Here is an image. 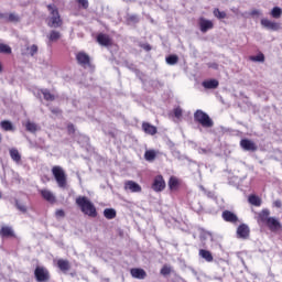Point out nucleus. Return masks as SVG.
I'll use <instances>...</instances> for the list:
<instances>
[{"instance_id": "obj_46", "label": "nucleus", "mask_w": 282, "mask_h": 282, "mask_svg": "<svg viewBox=\"0 0 282 282\" xmlns=\"http://www.w3.org/2000/svg\"><path fill=\"white\" fill-rule=\"evenodd\" d=\"M207 67H209L210 69H219V64L213 62V63H208Z\"/></svg>"}, {"instance_id": "obj_38", "label": "nucleus", "mask_w": 282, "mask_h": 282, "mask_svg": "<svg viewBox=\"0 0 282 282\" xmlns=\"http://www.w3.org/2000/svg\"><path fill=\"white\" fill-rule=\"evenodd\" d=\"M8 21L10 23H19V21H21V19L15 13H10L8 17Z\"/></svg>"}, {"instance_id": "obj_47", "label": "nucleus", "mask_w": 282, "mask_h": 282, "mask_svg": "<svg viewBox=\"0 0 282 282\" xmlns=\"http://www.w3.org/2000/svg\"><path fill=\"white\" fill-rule=\"evenodd\" d=\"M55 215H56V217H65V210H63V209H57V210L55 212Z\"/></svg>"}, {"instance_id": "obj_31", "label": "nucleus", "mask_w": 282, "mask_h": 282, "mask_svg": "<svg viewBox=\"0 0 282 282\" xmlns=\"http://www.w3.org/2000/svg\"><path fill=\"white\" fill-rule=\"evenodd\" d=\"M126 21L128 24L140 23V17H138V14H128Z\"/></svg>"}, {"instance_id": "obj_20", "label": "nucleus", "mask_w": 282, "mask_h": 282, "mask_svg": "<svg viewBox=\"0 0 282 282\" xmlns=\"http://www.w3.org/2000/svg\"><path fill=\"white\" fill-rule=\"evenodd\" d=\"M199 257H202V259H205V261H207V263H213V253L206 249H200L198 252Z\"/></svg>"}, {"instance_id": "obj_53", "label": "nucleus", "mask_w": 282, "mask_h": 282, "mask_svg": "<svg viewBox=\"0 0 282 282\" xmlns=\"http://www.w3.org/2000/svg\"><path fill=\"white\" fill-rule=\"evenodd\" d=\"M52 112H53V113H56V111H55V110H52Z\"/></svg>"}, {"instance_id": "obj_29", "label": "nucleus", "mask_w": 282, "mask_h": 282, "mask_svg": "<svg viewBox=\"0 0 282 282\" xmlns=\"http://www.w3.org/2000/svg\"><path fill=\"white\" fill-rule=\"evenodd\" d=\"M104 217H106V219H116V209L106 208L104 210Z\"/></svg>"}, {"instance_id": "obj_27", "label": "nucleus", "mask_w": 282, "mask_h": 282, "mask_svg": "<svg viewBox=\"0 0 282 282\" xmlns=\"http://www.w3.org/2000/svg\"><path fill=\"white\" fill-rule=\"evenodd\" d=\"M0 235L2 237H14V231L12 230V227H2Z\"/></svg>"}, {"instance_id": "obj_32", "label": "nucleus", "mask_w": 282, "mask_h": 282, "mask_svg": "<svg viewBox=\"0 0 282 282\" xmlns=\"http://www.w3.org/2000/svg\"><path fill=\"white\" fill-rule=\"evenodd\" d=\"M0 54H12V47L8 44L0 43Z\"/></svg>"}, {"instance_id": "obj_7", "label": "nucleus", "mask_w": 282, "mask_h": 282, "mask_svg": "<svg viewBox=\"0 0 282 282\" xmlns=\"http://www.w3.org/2000/svg\"><path fill=\"white\" fill-rule=\"evenodd\" d=\"M260 23L264 30H270L271 32H279V30H281V23L271 21L269 19H262Z\"/></svg>"}, {"instance_id": "obj_41", "label": "nucleus", "mask_w": 282, "mask_h": 282, "mask_svg": "<svg viewBox=\"0 0 282 282\" xmlns=\"http://www.w3.org/2000/svg\"><path fill=\"white\" fill-rule=\"evenodd\" d=\"M161 274L163 276H169V274H171V267L169 265H163V268L161 269Z\"/></svg>"}, {"instance_id": "obj_9", "label": "nucleus", "mask_w": 282, "mask_h": 282, "mask_svg": "<svg viewBox=\"0 0 282 282\" xmlns=\"http://www.w3.org/2000/svg\"><path fill=\"white\" fill-rule=\"evenodd\" d=\"M152 188L156 193H160V192L164 191V188H166V183L164 182V177H162V175H158L154 178V182L152 184Z\"/></svg>"}, {"instance_id": "obj_39", "label": "nucleus", "mask_w": 282, "mask_h": 282, "mask_svg": "<svg viewBox=\"0 0 282 282\" xmlns=\"http://www.w3.org/2000/svg\"><path fill=\"white\" fill-rule=\"evenodd\" d=\"M214 17H216V19H226V12L220 11L219 9H215Z\"/></svg>"}, {"instance_id": "obj_1", "label": "nucleus", "mask_w": 282, "mask_h": 282, "mask_svg": "<svg viewBox=\"0 0 282 282\" xmlns=\"http://www.w3.org/2000/svg\"><path fill=\"white\" fill-rule=\"evenodd\" d=\"M75 204L84 215H87L88 217H98L96 205H94V203H91L87 196H78L75 200Z\"/></svg>"}, {"instance_id": "obj_11", "label": "nucleus", "mask_w": 282, "mask_h": 282, "mask_svg": "<svg viewBox=\"0 0 282 282\" xmlns=\"http://www.w3.org/2000/svg\"><path fill=\"white\" fill-rule=\"evenodd\" d=\"M124 191H129L130 193H142V186L135 183V181H126Z\"/></svg>"}, {"instance_id": "obj_55", "label": "nucleus", "mask_w": 282, "mask_h": 282, "mask_svg": "<svg viewBox=\"0 0 282 282\" xmlns=\"http://www.w3.org/2000/svg\"><path fill=\"white\" fill-rule=\"evenodd\" d=\"M1 197H2V195H1V193H0V199H1Z\"/></svg>"}, {"instance_id": "obj_34", "label": "nucleus", "mask_w": 282, "mask_h": 282, "mask_svg": "<svg viewBox=\"0 0 282 282\" xmlns=\"http://www.w3.org/2000/svg\"><path fill=\"white\" fill-rule=\"evenodd\" d=\"M281 14H282V9L279 7H274L271 11V17H273V19H281Z\"/></svg>"}, {"instance_id": "obj_51", "label": "nucleus", "mask_w": 282, "mask_h": 282, "mask_svg": "<svg viewBox=\"0 0 282 282\" xmlns=\"http://www.w3.org/2000/svg\"><path fill=\"white\" fill-rule=\"evenodd\" d=\"M199 188H200V191L206 192V188H204V186H203V185H200V186H199Z\"/></svg>"}, {"instance_id": "obj_16", "label": "nucleus", "mask_w": 282, "mask_h": 282, "mask_svg": "<svg viewBox=\"0 0 282 282\" xmlns=\"http://www.w3.org/2000/svg\"><path fill=\"white\" fill-rule=\"evenodd\" d=\"M40 194L42 195L43 199L50 202V204H54L56 202V196L50 189H40Z\"/></svg>"}, {"instance_id": "obj_5", "label": "nucleus", "mask_w": 282, "mask_h": 282, "mask_svg": "<svg viewBox=\"0 0 282 282\" xmlns=\"http://www.w3.org/2000/svg\"><path fill=\"white\" fill-rule=\"evenodd\" d=\"M47 10L51 14L48 28H61V25H63V20H61L58 8H56L55 4H47Z\"/></svg>"}, {"instance_id": "obj_24", "label": "nucleus", "mask_w": 282, "mask_h": 282, "mask_svg": "<svg viewBox=\"0 0 282 282\" xmlns=\"http://www.w3.org/2000/svg\"><path fill=\"white\" fill-rule=\"evenodd\" d=\"M25 129H26V131H29V133H36V131H39V129H41V128H39V126L34 122L28 121L25 123Z\"/></svg>"}, {"instance_id": "obj_35", "label": "nucleus", "mask_w": 282, "mask_h": 282, "mask_svg": "<svg viewBox=\"0 0 282 282\" xmlns=\"http://www.w3.org/2000/svg\"><path fill=\"white\" fill-rule=\"evenodd\" d=\"M177 61H180V57H177V55H170L166 57L167 65H177Z\"/></svg>"}, {"instance_id": "obj_44", "label": "nucleus", "mask_w": 282, "mask_h": 282, "mask_svg": "<svg viewBox=\"0 0 282 282\" xmlns=\"http://www.w3.org/2000/svg\"><path fill=\"white\" fill-rule=\"evenodd\" d=\"M140 47H142V50H144L145 52H151L152 50L149 43H141Z\"/></svg>"}, {"instance_id": "obj_19", "label": "nucleus", "mask_w": 282, "mask_h": 282, "mask_svg": "<svg viewBox=\"0 0 282 282\" xmlns=\"http://www.w3.org/2000/svg\"><path fill=\"white\" fill-rule=\"evenodd\" d=\"M0 127L2 131H17V128H14V124H12V121L10 120L1 121Z\"/></svg>"}, {"instance_id": "obj_4", "label": "nucleus", "mask_w": 282, "mask_h": 282, "mask_svg": "<svg viewBox=\"0 0 282 282\" xmlns=\"http://www.w3.org/2000/svg\"><path fill=\"white\" fill-rule=\"evenodd\" d=\"M52 173L57 186L59 188H67V174H65V170L59 165H55L52 167Z\"/></svg>"}, {"instance_id": "obj_15", "label": "nucleus", "mask_w": 282, "mask_h": 282, "mask_svg": "<svg viewBox=\"0 0 282 282\" xmlns=\"http://www.w3.org/2000/svg\"><path fill=\"white\" fill-rule=\"evenodd\" d=\"M223 219L225 221H229V224H237V221H239V217H237L235 213L230 210L223 212Z\"/></svg>"}, {"instance_id": "obj_18", "label": "nucleus", "mask_w": 282, "mask_h": 282, "mask_svg": "<svg viewBox=\"0 0 282 282\" xmlns=\"http://www.w3.org/2000/svg\"><path fill=\"white\" fill-rule=\"evenodd\" d=\"M142 129L148 135H155V133H158V128L149 122H143Z\"/></svg>"}, {"instance_id": "obj_33", "label": "nucleus", "mask_w": 282, "mask_h": 282, "mask_svg": "<svg viewBox=\"0 0 282 282\" xmlns=\"http://www.w3.org/2000/svg\"><path fill=\"white\" fill-rule=\"evenodd\" d=\"M250 61H252L253 63H263L265 61V55H263V53H260L256 56H251Z\"/></svg>"}, {"instance_id": "obj_30", "label": "nucleus", "mask_w": 282, "mask_h": 282, "mask_svg": "<svg viewBox=\"0 0 282 282\" xmlns=\"http://www.w3.org/2000/svg\"><path fill=\"white\" fill-rule=\"evenodd\" d=\"M248 202L251 206H261V198L257 195H250Z\"/></svg>"}, {"instance_id": "obj_21", "label": "nucleus", "mask_w": 282, "mask_h": 282, "mask_svg": "<svg viewBox=\"0 0 282 282\" xmlns=\"http://www.w3.org/2000/svg\"><path fill=\"white\" fill-rule=\"evenodd\" d=\"M203 87L205 89H217V87H219V82L217 79H209L203 82Z\"/></svg>"}, {"instance_id": "obj_8", "label": "nucleus", "mask_w": 282, "mask_h": 282, "mask_svg": "<svg viewBox=\"0 0 282 282\" xmlns=\"http://www.w3.org/2000/svg\"><path fill=\"white\" fill-rule=\"evenodd\" d=\"M198 25H199V30H200V32H203V34H206V32H208V30H213V28H215V24L213 23V21L207 20L205 18H199Z\"/></svg>"}, {"instance_id": "obj_49", "label": "nucleus", "mask_w": 282, "mask_h": 282, "mask_svg": "<svg viewBox=\"0 0 282 282\" xmlns=\"http://www.w3.org/2000/svg\"><path fill=\"white\" fill-rule=\"evenodd\" d=\"M273 204H274L275 208H281V206H282V203L279 199L275 200Z\"/></svg>"}, {"instance_id": "obj_2", "label": "nucleus", "mask_w": 282, "mask_h": 282, "mask_svg": "<svg viewBox=\"0 0 282 282\" xmlns=\"http://www.w3.org/2000/svg\"><path fill=\"white\" fill-rule=\"evenodd\" d=\"M259 219H260V221L265 224L268 226V228L271 229L272 232H275V230L281 229V223L279 221V219H276L274 217H270L269 209H263L259 214Z\"/></svg>"}, {"instance_id": "obj_48", "label": "nucleus", "mask_w": 282, "mask_h": 282, "mask_svg": "<svg viewBox=\"0 0 282 282\" xmlns=\"http://www.w3.org/2000/svg\"><path fill=\"white\" fill-rule=\"evenodd\" d=\"M250 14H251V17H257V15L261 14V12L259 10H252Z\"/></svg>"}, {"instance_id": "obj_13", "label": "nucleus", "mask_w": 282, "mask_h": 282, "mask_svg": "<svg viewBox=\"0 0 282 282\" xmlns=\"http://www.w3.org/2000/svg\"><path fill=\"white\" fill-rule=\"evenodd\" d=\"M132 279H139L140 281L147 279V271L140 268H133L130 270Z\"/></svg>"}, {"instance_id": "obj_26", "label": "nucleus", "mask_w": 282, "mask_h": 282, "mask_svg": "<svg viewBox=\"0 0 282 282\" xmlns=\"http://www.w3.org/2000/svg\"><path fill=\"white\" fill-rule=\"evenodd\" d=\"M57 268H59L62 272H67L69 270V261L63 259L58 260Z\"/></svg>"}, {"instance_id": "obj_43", "label": "nucleus", "mask_w": 282, "mask_h": 282, "mask_svg": "<svg viewBox=\"0 0 282 282\" xmlns=\"http://www.w3.org/2000/svg\"><path fill=\"white\" fill-rule=\"evenodd\" d=\"M77 3H79V6H82V8L84 10H87V8H89V1L88 0H76Z\"/></svg>"}, {"instance_id": "obj_45", "label": "nucleus", "mask_w": 282, "mask_h": 282, "mask_svg": "<svg viewBox=\"0 0 282 282\" xmlns=\"http://www.w3.org/2000/svg\"><path fill=\"white\" fill-rule=\"evenodd\" d=\"M67 131H68L69 134L76 133V128L74 127L73 123H69V124L67 126Z\"/></svg>"}, {"instance_id": "obj_10", "label": "nucleus", "mask_w": 282, "mask_h": 282, "mask_svg": "<svg viewBox=\"0 0 282 282\" xmlns=\"http://www.w3.org/2000/svg\"><path fill=\"white\" fill-rule=\"evenodd\" d=\"M240 147L241 149H243V151H251V152H254L259 149V147H257V143H254V141L249 139H242L240 141Z\"/></svg>"}, {"instance_id": "obj_22", "label": "nucleus", "mask_w": 282, "mask_h": 282, "mask_svg": "<svg viewBox=\"0 0 282 282\" xmlns=\"http://www.w3.org/2000/svg\"><path fill=\"white\" fill-rule=\"evenodd\" d=\"M9 153H10V158H11V160H13V162H15L17 164H19V162H21V153H19V150H17V148L10 149Z\"/></svg>"}, {"instance_id": "obj_25", "label": "nucleus", "mask_w": 282, "mask_h": 282, "mask_svg": "<svg viewBox=\"0 0 282 282\" xmlns=\"http://www.w3.org/2000/svg\"><path fill=\"white\" fill-rule=\"evenodd\" d=\"M158 158V154L155 153V150H147L144 153V159L147 162H153Z\"/></svg>"}, {"instance_id": "obj_28", "label": "nucleus", "mask_w": 282, "mask_h": 282, "mask_svg": "<svg viewBox=\"0 0 282 282\" xmlns=\"http://www.w3.org/2000/svg\"><path fill=\"white\" fill-rule=\"evenodd\" d=\"M47 39L51 43H54L61 39V32L58 31H51V33L47 35Z\"/></svg>"}, {"instance_id": "obj_50", "label": "nucleus", "mask_w": 282, "mask_h": 282, "mask_svg": "<svg viewBox=\"0 0 282 282\" xmlns=\"http://www.w3.org/2000/svg\"><path fill=\"white\" fill-rule=\"evenodd\" d=\"M8 17L6 13H0V19H4L6 21H8Z\"/></svg>"}, {"instance_id": "obj_42", "label": "nucleus", "mask_w": 282, "mask_h": 282, "mask_svg": "<svg viewBox=\"0 0 282 282\" xmlns=\"http://www.w3.org/2000/svg\"><path fill=\"white\" fill-rule=\"evenodd\" d=\"M183 113H184V110H182L180 107L174 109V116H175V118H177V120H180V118H182Z\"/></svg>"}, {"instance_id": "obj_54", "label": "nucleus", "mask_w": 282, "mask_h": 282, "mask_svg": "<svg viewBox=\"0 0 282 282\" xmlns=\"http://www.w3.org/2000/svg\"><path fill=\"white\" fill-rule=\"evenodd\" d=\"M2 138H1V133H0V142H1Z\"/></svg>"}, {"instance_id": "obj_36", "label": "nucleus", "mask_w": 282, "mask_h": 282, "mask_svg": "<svg viewBox=\"0 0 282 282\" xmlns=\"http://www.w3.org/2000/svg\"><path fill=\"white\" fill-rule=\"evenodd\" d=\"M180 182L175 177H171L169 181V187L171 191H175L177 188Z\"/></svg>"}, {"instance_id": "obj_52", "label": "nucleus", "mask_w": 282, "mask_h": 282, "mask_svg": "<svg viewBox=\"0 0 282 282\" xmlns=\"http://www.w3.org/2000/svg\"><path fill=\"white\" fill-rule=\"evenodd\" d=\"M1 72H3V67H1V64H0V74H1Z\"/></svg>"}, {"instance_id": "obj_37", "label": "nucleus", "mask_w": 282, "mask_h": 282, "mask_svg": "<svg viewBox=\"0 0 282 282\" xmlns=\"http://www.w3.org/2000/svg\"><path fill=\"white\" fill-rule=\"evenodd\" d=\"M26 50L29 51L30 56H34L39 53V46L36 44L28 46Z\"/></svg>"}, {"instance_id": "obj_3", "label": "nucleus", "mask_w": 282, "mask_h": 282, "mask_svg": "<svg viewBox=\"0 0 282 282\" xmlns=\"http://www.w3.org/2000/svg\"><path fill=\"white\" fill-rule=\"evenodd\" d=\"M194 120L204 127V129H213V127H215V121H213L210 116L203 110H196L194 112Z\"/></svg>"}, {"instance_id": "obj_17", "label": "nucleus", "mask_w": 282, "mask_h": 282, "mask_svg": "<svg viewBox=\"0 0 282 282\" xmlns=\"http://www.w3.org/2000/svg\"><path fill=\"white\" fill-rule=\"evenodd\" d=\"M97 43H99V45H102L104 47H109V45H111V37H109V35L107 34H99L97 36Z\"/></svg>"}, {"instance_id": "obj_6", "label": "nucleus", "mask_w": 282, "mask_h": 282, "mask_svg": "<svg viewBox=\"0 0 282 282\" xmlns=\"http://www.w3.org/2000/svg\"><path fill=\"white\" fill-rule=\"evenodd\" d=\"M34 275L37 282H47L50 281V271L43 267H36Z\"/></svg>"}, {"instance_id": "obj_14", "label": "nucleus", "mask_w": 282, "mask_h": 282, "mask_svg": "<svg viewBox=\"0 0 282 282\" xmlns=\"http://www.w3.org/2000/svg\"><path fill=\"white\" fill-rule=\"evenodd\" d=\"M76 59H77V63H78L79 65H82L83 67L89 65V63H90V58H89V56L87 55V53H85V52H79V53H77Z\"/></svg>"}, {"instance_id": "obj_40", "label": "nucleus", "mask_w": 282, "mask_h": 282, "mask_svg": "<svg viewBox=\"0 0 282 282\" xmlns=\"http://www.w3.org/2000/svg\"><path fill=\"white\" fill-rule=\"evenodd\" d=\"M15 206L21 213H28V207H25V205L21 204L19 200H15Z\"/></svg>"}, {"instance_id": "obj_12", "label": "nucleus", "mask_w": 282, "mask_h": 282, "mask_svg": "<svg viewBox=\"0 0 282 282\" xmlns=\"http://www.w3.org/2000/svg\"><path fill=\"white\" fill-rule=\"evenodd\" d=\"M237 235L239 239H248L250 237V227L246 224L240 225L237 228Z\"/></svg>"}, {"instance_id": "obj_23", "label": "nucleus", "mask_w": 282, "mask_h": 282, "mask_svg": "<svg viewBox=\"0 0 282 282\" xmlns=\"http://www.w3.org/2000/svg\"><path fill=\"white\" fill-rule=\"evenodd\" d=\"M41 94H43L44 100H47L50 102H54V100H56V97L52 95V93H50V89L47 88L42 89Z\"/></svg>"}]
</instances>
